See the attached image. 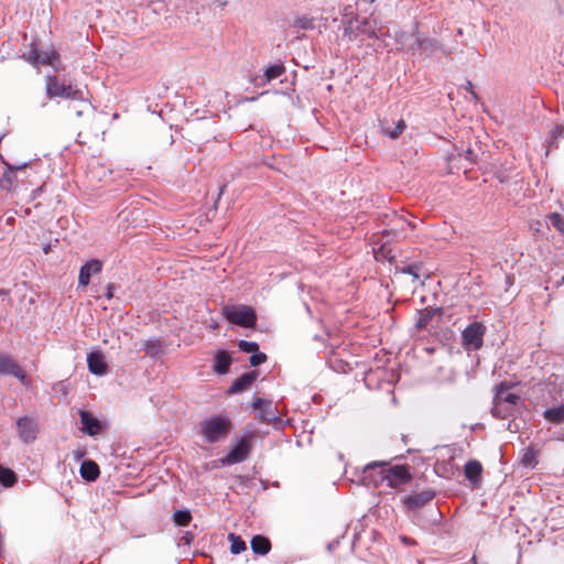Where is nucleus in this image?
I'll list each match as a JSON object with an SVG mask.
<instances>
[{
  "mask_svg": "<svg viewBox=\"0 0 564 564\" xmlns=\"http://www.w3.org/2000/svg\"><path fill=\"white\" fill-rule=\"evenodd\" d=\"M422 37H423V33H421L419 31V24L415 23L414 30H413V37L410 42V46L408 47L406 53L415 55L419 51H421L420 42L422 41Z\"/></svg>",
  "mask_w": 564,
  "mask_h": 564,
  "instance_id": "bb28decb",
  "label": "nucleus"
},
{
  "mask_svg": "<svg viewBox=\"0 0 564 564\" xmlns=\"http://www.w3.org/2000/svg\"><path fill=\"white\" fill-rule=\"evenodd\" d=\"M549 219L554 228L564 234V218L560 214H551Z\"/></svg>",
  "mask_w": 564,
  "mask_h": 564,
  "instance_id": "e433bc0d",
  "label": "nucleus"
},
{
  "mask_svg": "<svg viewBox=\"0 0 564 564\" xmlns=\"http://www.w3.org/2000/svg\"><path fill=\"white\" fill-rule=\"evenodd\" d=\"M46 95L50 99L56 97L66 99H84V93L82 89L70 84H65L55 75H48L45 78Z\"/></svg>",
  "mask_w": 564,
  "mask_h": 564,
  "instance_id": "f03ea898",
  "label": "nucleus"
},
{
  "mask_svg": "<svg viewBox=\"0 0 564 564\" xmlns=\"http://www.w3.org/2000/svg\"><path fill=\"white\" fill-rule=\"evenodd\" d=\"M183 539L186 541L187 544H189L192 536H189L188 533H186Z\"/></svg>",
  "mask_w": 564,
  "mask_h": 564,
  "instance_id": "3c124183",
  "label": "nucleus"
},
{
  "mask_svg": "<svg viewBox=\"0 0 564 564\" xmlns=\"http://www.w3.org/2000/svg\"><path fill=\"white\" fill-rule=\"evenodd\" d=\"M251 445L248 437H241L231 451L223 458L224 465H234L241 463L248 458Z\"/></svg>",
  "mask_w": 564,
  "mask_h": 564,
  "instance_id": "9d476101",
  "label": "nucleus"
},
{
  "mask_svg": "<svg viewBox=\"0 0 564 564\" xmlns=\"http://www.w3.org/2000/svg\"><path fill=\"white\" fill-rule=\"evenodd\" d=\"M284 72L285 67L282 64H274L269 66L264 72L265 82L269 83L279 78Z\"/></svg>",
  "mask_w": 564,
  "mask_h": 564,
  "instance_id": "c756f323",
  "label": "nucleus"
},
{
  "mask_svg": "<svg viewBox=\"0 0 564 564\" xmlns=\"http://www.w3.org/2000/svg\"><path fill=\"white\" fill-rule=\"evenodd\" d=\"M435 497L433 490H423L421 492L409 495L402 498V503L408 512H416L427 505Z\"/></svg>",
  "mask_w": 564,
  "mask_h": 564,
  "instance_id": "9b49d317",
  "label": "nucleus"
},
{
  "mask_svg": "<svg viewBox=\"0 0 564 564\" xmlns=\"http://www.w3.org/2000/svg\"><path fill=\"white\" fill-rule=\"evenodd\" d=\"M498 178H499V181H500L501 183L506 182V177H505V176H500V175H498Z\"/></svg>",
  "mask_w": 564,
  "mask_h": 564,
  "instance_id": "5fc2aeb1",
  "label": "nucleus"
},
{
  "mask_svg": "<svg viewBox=\"0 0 564 564\" xmlns=\"http://www.w3.org/2000/svg\"><path fill=\"white\" fill-rule=\"evenodd\" d=\"M102 269V262L98 259L87 261L79 270L78 285L87 286L93 274H97Z\"/></svg>",
  "mask_w": 564,
  "mask_h": 564,
  "instance_id": "f8f14e48",
  "label": "nucleus"
},
{
  "mask_svg": "<svg viewBox=\"0 0 564 564\" xmlns=\"http://www.w3.org/2000/svg\"><path fill=\"white\" fill-rule=\"evenodd\" d=\"M466 89L470 93L474 99H477L478 96L473 89V84L470 82H467Z\"/></svg>",
  "mask_w": 564,
  "mask_h": 564,
  "instance_id": "09e8293b",
  "label": "nucleus"
},
{
  "mask_svg": "<svg viewBox=\"0 0 564 564\" xmlns=\"http://www.w3.org/2000/svg\"><path fill=\"white\" fill-rule=\"evenodd\" d=\"M6 166H7V171L3 173L2 181H1V186L3 188L10 189L12 184H13L12 172L25 167V164H23V165H10V164L6 163Z\"/></svg>",
  "mask_w": 564,
  "mask_h": 564,
  "instance_id": "a878e982",
  "label": "nucleus"
},
{
  "mask_svg": "<svg viewBox=\"0 0 564 564\" xmlns=\"http://www.w3.org/2000/svg\"><path fill=\"white\" fill-rule=\"evenodd\" d=\"M173 520L175 524L186 527L192 520V514L188 510H177L173 514Z\"/></svg>",
  "mask_w": 564,
  "mask_h": 564,
  "instance_id": "473e14b6",
  "label": "nucleus"
},
{
  "mask_svg": "<svg viewBox=\"0 0 564 564\" xmlns=\"http://www.w3.org/2000/svg\"><path fill=\"white\" fill-rule=\"evenodd\" d=\"M543 416L546 421H549L553 424L564 423V404L546 409L543 412Z\"/></svg>",
  "mask_w": 564,
  "mask_h": 564,
  "instance_id": "5701e85b",
  "label": "nucleus"
},
{
  "mask_svg": "<svg viewBox=\"0 0 564 564\" xmlns=\"http://www.w3.org/2000/svg\"><path fill=\"white\" fill-rule=\"evenodd\" d=\"M0 376H12L18 379L22 386H30V380L28 379L24 369L11 355L7 352H0Z\"/></svg>",
  "mask_w": 564,
  "mask_h": 564,
  "instance_id": "423d86ee",
  "label": "nucleus"
},
{
  "mask_svg": "<svg viewBox=\"0 0 564 564\" xmlns=\"http://www.w3.org/2000/svg\"><path fill=\"white\" fill-rule=\"evenodd\" d=\"M238 347L243 352L253 354L259 350V345L256 341L239 340Z\"/></svg>",
  "mask_w": 564,
  "mask_h": 564,
  "instance_id": "f704fd0d",
  "label": "nucleus"
},
{
  "mask_svg": "<svg viewBox=\"0 0 564 564\" xmlns=\"http://www.w3.org/2000/svg\"><path fill=\"white\" fill-rule=\"evenodd\" d=\"M80 476L87 481H94L99 476V466L90 459L84 460L80 465Z\"/></svg>",
  "mask_w": 564,
  "mask_h": 564,
  "instance_id": "aec40b11",
  "label": "nucleus"
},
{
  "mask_svg": "<svg viewBox=\"0 0 564 564\" xmlns=\"http://www.w3.org/2000/svg\"><path fill=\"white\" fill-rule=\"evenodd\" d=\"M17 481V475L13 470L0 466V484L4 487H12Z\"/></svg>",
  "mask_w": 564,
  "mask_h": 564,
  "instance_id": "c85d7f7f",
  "label": "nucleus"
},
{
  "mask_svg": "<svg viewBox=\"0 0 564 564\" xmlns=\"http://www.w3.org/2000/svg\"><path fill=\"white\" fill-rule=\"evenodd\" d=\"M116 290V285L113 283L107 284L106 297L107 300H111L113 297V292Z\"/></svg>",
  "mask_w": 564,
  "mask_h": 564,
  "instance_id": "37998d69",
  "label": "nucleus"
},
{
  "mask_svg": "<svg viewBox=\"0 0 564 564\" xmlns=\"http://www.w3.org/2000/svg\"><path fill=\"white\" fill-rule=\"evenodd\" d=\"M420 45V52L425 53L427 56H431L437 52H442L446 56L449 55V52L446 51L445 47L436 39L426 36L424 33Z\"/></svg>",
  "mask_w": 564,
  "mask_h": 564,
  "instance_id": "a211bd4d",
  "label": "nucleus"
},
{
  "mask_svg": "<svg viewBox=\"0 0 564 564\" xmlns=\"http://www.w3.org/2000/svg\"><path fill=\"white\" fill-rule=\"evenodd\" d=\"M386 218L388 219L387 228L382 230V234L392 237V239H400L408 230L414 228V225L404 215L395 212H392L390 215L387 214Z\"/></svg>",
  "mask_w": 564,
  "mask_h": 564,
  "instance_id": "39448f33",
  "label": "nucleus"
},
{
  "mask_svg": "<svg viewBox=\"0 0 564 564\" xmlns=\"http://www.w3.org/2000/svg\"><path fill=\"white\" fill-rule=\"evenodd\" d=\"M223 315L229 323L241 327H253L257 322L254 310L242 304L226 305L223 308Z\"/></svg>",
  "mask_w": 564,
  "mask_h": 564,
  "instance_id": "7ed1b4c3",
  "label": "nucleus"
},
{
  "mask_svg": "<svg viewBox=\"0 0 564 564\" xmlns=\"http://www.w3.org/2000/svg\"><path fill=\"white\" fill-rule=\"evenodd\" d=\"M416 270H417L416 265H406V267L401 269V272H403L405 274H410L414 279H419V274H417Z\"/></svg>",
  "mask_w": 564,
  "mask_h": 564,
  "instance_id": "79ce46f5",
  "label": "nucleus"
},
{
  "mask_svg": "<svg viewBox=\"0 0 564 564\" xmlns=\"http://www.w3.org/2000/svg\"><path fill=\"white\" fill-rule=\"evenodd\" d=\"M232 427L231 420L223 414L212 415L199 423L200 434L208 444L226 440Z\"/></svg>",
  "mask_w": 564,
  "mask_h": 564,
  "instance_id": "f257e3e1",
  "label": "nucleus"
},
{
  "mask_svg": "<svg viewBox=\"0 0 564 564\" xmlns=\"http://www.w3.org/2000/svg\"><path fill=\"white\" fill-rule=\"evenodd\" d=\"M294 25L302 30H313L315 28L314 20L308 17H300L294 21Z\"/></svg>",
  "mask_w": 564,
  "mask_h": 564,
  "instance_id": "72a5a7b5",
  "label": "nucleus"
},
{
  "mask_svg": "<svg viewBox=\"0 0 564 564\" xmlns=\"http://www.w3.org/2000/svg\"><path fill=\"white\" fill-rule=\"evenodd\" d=\"M481 471H482V467L478 460L467 462L465 465V468H464L466 478L473 484H476L479 481Z\"/></svg>",
  "mask_w": 564,
  "mask_h": 564,
  "instance_id": "4be33fe9",
  "label": "nucleus"
},
{
  "mask_svg": "<svg viewBox=\"0 0 564 564\" xmlns=\"http://www.w3.org/2000/svg\"><path fill=\"white\" fill-rule=\"evenodd\" d=\"M375 257L377 260L380 259V257H382L383 259H389V260H391L393 258V257H388V254H386L383 246L380 248L379 251L375 252Z\"/></svg>",
  "mask_w": 564,
  "mask_h": 564,
  "instance_id": "c03bdc74",
  "label": "nucleus"
},
{
  "mask_svg": "<svg viewBox=\"0 0 564 564\" xmlns=\"http://www.w3.org/2000/svg\"><path fill=\"white\" fill-rule=\"evenodd\" d=\"M87 365L89 371L96 376H104L107 373L108 366L102 352L100 351H93L88 354Z\"/></svg>",
  "mask_w": 564,
  "mask_h": 564,
  "instance_id": "ddd939ff",
  "label": "nucleus"
},
{
  "mask_svg": "<svg viewBox=\"0 0 564 564\" xmlns=\"http://www.w3.org/2000/svg\"><path fill=\"white\" fill-rule=\"evenodd\" d=\"M144 350L149 356H155L160 351V344L155 340H148L144 344Z\"/></svg>",
  "mask_w": 564,
  "mask_h": 564,
  "instance_id": "4c0bfd02",
  "label": "nucleus"
},
{
  "mask_svg": "<svg viewBox=\"0 0 564 564\" xmlns=\"http://www.w3.org/2000/svg\"><path fill=\"white\" fill-rule=\"evenodd\" d=\"M529 460H530V457L528 455H525L524 458H523L524 464L528 465Z\"/></svg>",
  "mask_w": 564,
  "mask_h": 564,
  "instance_id": "603ef678",
  "label": "nucleus"
},
{
  "mask_svg": "<svg viewBox=\"0 0 564 564\" xmlns=\"http://www.w3.org/2000/svg\"><path fill=\"white\" fill-rule=\"evenodd\" d=\"M258 372L257 371H249L243 375H241L239 378H237L232 384L230 386L228 392L230 394L240 393L245 390H247L253 381L257 379Z\"/></svg>",
  "mask_w": 564,
  "mask_h": 564,
  "instance_id": "dca6fc26",
  "label": "nucleus"
},
{
  "mask_svg": "<svg viewBox=\"0 0 564 564\" xmlns=\"http://www.w3.org/2000/svg\"><path fill=\"white\" fill-rule=\"evenodd\" d=\"M433 511H434V513H436V514H441V512H440L437 509H434Z\"/></svg>",
  "mask_w": 564,
  "mask_h": 564,
  "instance_id": "6e6d98bb",
  "label": "nucleus"
},
{
  "mask_svg": "<svg viewBox=\"0 0 564 564\" xmlns=\"http://www.w3.org/2000/svg\"><path fill=\"white\" fill-rule=\"evenodd\" d=\"M53 58H54V54L52 56H48V55L43 56V57H41V63L42 64H50V65L54 66Z\"/></svg>",
  "mask_w": 564,
  "mask_h": 564,
  "instance_id": "49530a36",
  "label": "nucleus"
},
{
  "mask_svg": "<svg viewBox=\"0 0 564 564\" xmlns=\"http://www.w3.org/2000/svg\"><path fill=\"white\" fill-rule=\"evenodd\" d=\"M485 332L486 327L482 324L478 322L469 324L462 333L463 345L469 349H480L484 344Z\"/></svg>",
  "mask_w": 564,
  "mask_h": 564,
  "instance_id": "6e6552de",
  "label": "nucleus"
},
{
  "mask_svg": "<svg viewBox=\"0 0 564 564\" xmlns=\"http://www.w3.org/2000/svg\"><path fill=\"white\" fill-rule=\"evenodd\" d=\"M494 401L509 406H516L520 401V397L516 393L509 392V387L502 382L496 388Z\"/></svg>",
  "mask_w": 564,
  "mask_h": 564,
  "instance_id": "4468645a",
  "label": "nucleus"
},
{
  "mask_svg": "<svg viewBox=\"0 0 564 564\" xmlns=\"http://www.w3.org/2000/svg\"><path fill=\"white\" fill-rule=\"evenodd\" d=\"M252 406H253V409H256V410H261V409H262V408H264V406H271V402L265 401V400H263V399H261V398H256V399L253 400V402H252Z\"/></svg>",
  "mask_w": 564,
  "mask_h": 564,
  "instance_id": "ea45409f",
  "label": "nucleus"
},
{
  "mask_svg": "<svg viewBox=\"0 0 564 564\" xmlns=\"http://www.w3.org/2000/svg\"><path fill=\"white\" fill-rule=\"evenodd\" d=\"M39 59H40V56L37 55V53L35 51L32 52V57L30 56L28 58V61L31 62L33 65H36Z\"/></svg>",
  "mask_w": 564,
  "mask_h": 564,
  "instance_id": "de8ad7c7",
  "label": "nucleus"
},
{
  "mask_svg": "<svg viewBox=\"0 0 564 564\" xmlns=\"http://www.w3.org/2000/svg\"><path fill=\"white\" fill-rule=\"evenodd\" d=\"M79 415L83 432L90 436L96 435L100 430V421L85 410H80Z\"/></svg>",
  "mask_w": 564,
  "mask_h": 564,
  "instance_id": "f3484780",
  "label": "nucleus"
},
{
  "mask_svg": "<svg viewBox=\"0 0 564 564\" xmlns=\"http://www.w3.org/2000/svg\"><path fill=\"white\" fill-rule=\"evenodd\" d=\"M251 550L254 554L265 555L271 550V542L263 535H256L251 540Z\"/></svg>",
  "mask_w": 564,
  "mask_h": 564,
  "instance_id": "412c9836",
  "label": "nucleus"
},
{
  "mask_svg": "<svg viewBox=\"0 0 564 564\" xmlns=\"http://www.w3.org/2000/svg\"><path fill=\"white\" fill-rule=\"evenodd\" d=\"M514 406H509L508 404H501L499 402L494 401V406L491 409V413L495 417L507 419L512 415Z\"/></svg>",
  "mask_w": 564,
  "mask_h": 564,
  "instance_id": "393cba45",
  "label": "nucleus"
},
{
  "mask_svg": "<svg viewBox=\"0 0 564 564\" xmlns=\"http://www.w3.org/2000/svg\"><path fill=\"white\" fill-rule=\"evenodd\" d=\"M388 466L389 462L387 460H375L367 464L362 468L360 481L365 486L378 487L386 482Z\"/></svg>",
  "mask_w": 564,
  "mask_h": 564,
  "instance_id": "20e7f679",
  "label": "nucleus"
},
{
  "mask_svg": "<svg viewBox=\"0 0 564 564\" xmlns=\"http://www.w3.org/2000/svg\"><path fill=\"white\" fill-rule=\"evenodd\" d=\"M405 127L406 124L404 120L401 119L397 123H394L393 128L382 124L381 132L391 139H397L404 131Z\"/></svg>",
  "mask_w": 564,
  "mask_h": 564,
  "instance_id": "b1692460",
  "label": "nucleus"
},
{
  "mask_svg": "<svg viewBox=\"0 0 564 564\" xmlns=\"http://www.w3.org/2000/svg\"><path fill=\"white\" fill-rule=\"evenodd\" d=\"M39 423L32 416H21L17 420V432L23 444H32L39 434Z\"/></svg>",
  "mask_w": 564,
  "mask_h": 564,
  "instance_id": "0eeeda50",
  "label": "nucleus"
},
{
  "mask_svg": "<svg viewBox=\"0 0 564 564\" xmlns=\"http://www.w3.org/2000/svg\"><path fill=\"white\" fill-rule=\"evenodd\" d=\"M267 355L263 352H260L259 350L257 352H253L249 359V362L252 367H258L265 362Z\"/></svg>",
  "mask_w": 564,
  "mask_h": 564,
  "instance_id": "58836bf2",
  "label": "nucleus"
},
{
  "mask_svg": "<svg viewBox=\"0 0 564 564\" xmlns=\"http://www.w3.org/2000/svg\"><path fill=\"white\" fill-rule=\"evenodd\" d=\"M412 479V475L409 471V467L405 465H394L391 466L389 464L387 469V478L386 482L391 488H398L408 484Z\"/></svg>",
  "mask_w": 564,
  "mask_h": 564,
  "instance_id": "1a4fd4ad",
  "label": "nucleus"
},
{
  "mask_svg": "<svg viewBox=\"0 0 564 564\" xmlns=\"http://www.w3.org/2000/svg\"><path fill=\"white\" fill-rule=\"evenodd\" d=\"M443 311L441 307H426L417 313L415 328L422 330L426 328L435 316L441 317Z\"/></svg>",
  "mask_w": 564,
  "mask_h": 564,
  "instance_id": "2eb2a0df",
  "label": "nucleus"
},
{
  "mask_svg": "<svg viewBox=\"0 0 564 564\" xmlns=\"http://www.w3.org/2000/svg\"><path fill=\"white\" fill-rule=\"evenodd\" d=\"M460 155L470 163L475 162L476 160V153L470 148L465 149Z\"/></svg>",
  "mask_w": 564,
  "mask_h": 564,
  "instance_id": "a19ab883",
  "label": "nucleus"
},
{
  "mask_svg": "<svg viewBox=\"0 0 564 564\" xmlns=\"http://www.w3.org/2000/svg\"><path fill=\"white\" fill-rule=\"evenodd\" d=\"M562 138H564V124H556L555 128L550 132L547 148L556 147L557 142Z\"/></svg>",
  "mask_w": 564,
  "mask_h": 564,
  "instance_id": "2f4dec72",
  "label": "nucleus"
},
{
  "mask_svg": "<svg viewBox=\"0 0 564 564\" xmlns=\"http://www.w3.org/2000/svg\"><path fill=\"white\" fill-rule=\"evenodd\" d=\"M276 419L275 413L271 410V406H264L259 410V420L262 422H272Z\"/></svg>",
  "mask_w": 564,
  "mask_h": 564,
  "instance_id": "c9c22d12",
  "label": "nucleus"
},
{
  "mask_svg": "<svg viewBox=\"0 0 564 564\" xmlns=\"http://www.w3.org/2000/svg\"><path fill=\"white\" fill-rule=\"evenodd\" d=\"M561 283H563V284H564V275L562 276Z\"/></svg>",
  "mask_w": 564,
  "mask_h": 564,
  "instance_id": "4d7b16f0",
  "label": "nucleus"
},
{
  "mask_svg": "<svg viewBox=\"0 0 564 564\" xmlns=\"http://www.w3.org/2000/svg\"><path fill=\"white\" fill-rule=\"evenodd\" d=\"M369 36H370V37H377V33H376L375 31H371V32L369 33Z\"/></svg>",
  "mask_w": 564,
  "mask_h": 564,
  "instance_id": "864d4df0",
  "label": "nucleus"
},
{
  "mask_svg": "<svg viewBox=\"0 0 564 564\" xmlns=\"http://www.w3.org/2000/svg\"><path fill=\"white\" fill-rule=\"evenodd\" d=\"M230 544V552L232 554H239L247 549L246 542L238 535L230 533L228 535Z\"/></svg>",
  "mask_w": 564,
  "mask_h": 564,
  "instance_id": "7c9ffc66",
  "label": "nucleus"
},
{
  "mask_svg": "<svg viewBox=\"0 0 564 564\" xmlns=\"http://www.w3.org/2000/svg\"><path fill=\"white\" fill-rule=\"evenodd\" d=\"M0 297H2L3 300H10L9 295H8V291L3 290V289H0Z\"/></svg>",
  "mask_w": 564,
  "mask_h": 564,
  "instance_id": "8fccbe9b",
  "label": "nucleus"
},
{
  "mask_svg": "<svg viewBox=\"0 0 564 564\" xmlns=\"http://www.w3.org/2000/svg\"><path fill=\"white\" fill-rule=\"evenodd\" d=\"M399 539L404 545H415L416 544V542L413 539L405 536V535H401Z\"/></svg>",
  "mask_w": 564,
  "mask_h": 564,
  "instance_id": "a18cd8bd",
  "label": "nucleus"
},
{
  "mask_svg": "<svg viewBox=\"0 0 564 564\" xmlns=\"http://www.w3.org/2000/svg\"><path fill=\"white\" fill-rule=\"evenodd\" d=\"M395 42L399 44V48L406 52L410 46V42L413 37V32L409 33L406 31H397L393 35Z\"/></svg>",
  "mask_w": 564,
  "mask_h": 564,
  "instance_id": "cd10ccee",
  "label": "nucleus"
},
{
  "mask_svg": "<svg viewBox=\"0 0 564 564\" xmlns=\"http://www.w3.org/2000/svg\"><path fill=\"white\" fill-rule=\"evenodd\" d=\"M231 365V357L225 350H218L214 357L213 370L218 375L228 372Z\"/></svg>",
  "mask_w": 564,
  "mask_h": 564,
  "instance_id": "6ab92c4d",
  "label": "nucleus"
}]
</instances>
